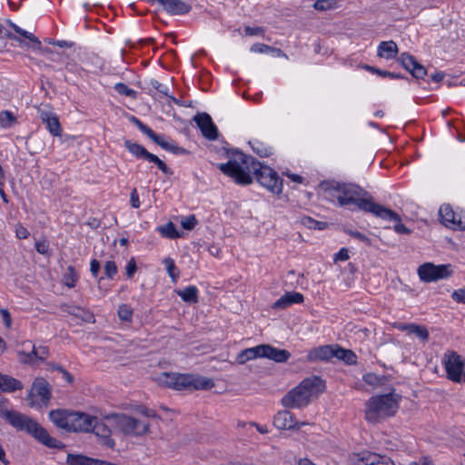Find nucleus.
<instances>
[{
    "label": "nucleus",
    "instance_id": "obj_50",
    "mask_svg": "<svg viewBox=\"0 0 465 465\" xmlns=\"http://www.w3.org/2000/svg\"><path fill=\"white\" fill-rule=\"evenodd\" d=\"M181 224L185 230H193L197 224V220L194 215H188L182 219Z\"/></svg>",
    "mask_w": 465,
    "mask_h": 465
},
{
    "label": "nucleus",
    "instance_id": "obj_32",
    "mask_svg": "<svg viewBox=\"0 0 465 465\" xmlns=\"http://www.w3.org/2000/svg\"><path fill=\"white\" fill-rule=\"evenodd\" d=\"M17 124V117L9 110L0 112V127L7 129Z\"/></svg>",
    "mask_w": 465,
    "mask_h": 465
},
{
    "label": "nucleus",
    "instance_id": "obj_46",
    "mask_svg": "<svg viewBox=\"0 0 465 465\" xmlns=\"http://www.w3.org/2000/svg\"><path fill=\"white\" fill-rule=\"evenodd\" d=\"M151 140H153L155 143H157L162 148L170 151L172 143H169L164 140V138L161 135L156 134L153 131L152 132V134L148 136Z\"/></svg>",
    "mask_w": 465,
    "mask_h": 465
},
{
    "label": "nucleus",
    "instance_id": "obj_28",
    "mask_svg": "<svg viewBox=\"0 0 465 465\" xmlns=\"http://www.w3.org/2000/svg\"><path fill=\"white\" fill-rule=\"evenodd\" d=\"M257 358H262V344L240 351L236 356V362L238 364H244L248 361H252Z\"/></svg>",
    "mask_w": 465,
    "mask_h": 465
},
{
    "label": "nucleus",
    "instance_id": "obj_25",
    "mask_svg": "<svg viewBox=\"0 0 465 465\" xmlns=\"http://www.w3.org/2000/svg\"><path fill=\"white\" fill-rule=\"evenodd\" d=\"M60 308H61L62 312L71 314V315L82 320L83 322H94V314L84 308L75 306L74 304H67V303L61 304Z\"/></svg>",
    "mask_w": 465,
    "mask_h": 465
},
{
    "label": "nucleus",
    "instance_id": "obj_2",
    "mask_svg": "<svg viewBox=\"0 0 465 465\" xmlns=\"http://www.w3.org/2000/svg\"><path fill=\"white\" fill-rule=\"evenodd\" d=\"M327 189L333 190L337 194L334 195L341 206L355 204L359 209L371 213L377 217L384 220H398L399 215L394 211L385 208L382 205L374 203L371 197L364 198L367 194L358 185L352 183H340L331 182L326 183Z\"/></svg>",
    "mask_w": 465,
    "mask_h": 465
},
{
    "label": "nucleus",
    "instance_id": "obj_44",
    "mask_svg": "<svg viewBox=\"0 0 465 465\" xmlns=\"http://www.w3.org/2000/svg\"><path fill=\"white\" fill-rule=\"evenodd\" d=\"M151 140H153L155 143H157L162 148L170 151L172 143H169L164 140V138L161 135L156 134L153 131L152 132V134L148 136Z\"/></svg>",
    "mask_w": 465,
    "mask_h": 465
},
{
    "label": "nucleus",
    "instance_id": "obj_31",
    "mask_svg": "<svg viewBox=\"0 0 465 465\" xmlns=\"http://www.w3.org/2000/svg\"><path fill=\"white\" fill-rule=\"evenodd\" d=\"M176 292L185 302L195 303L198 302V290L193 285L185 287L183 290H179Z\"/></svg>",
    "mask_w": 465,
    "mask_h": 465
},
{
    "label": "nucleus",
    "instance_id": "obj_45",
    "mask_svg": "<svg viewBox=\"0 0 465 465\" xmlns=\"http://www.w3.org/2000/svg\"><path fill=\"white\" fill-rule=\"evenodd\" d=\"M151 140H153L155 143H157L162 148L170 151L172 143H169L164 140V138L161 135L156 134L153 131L152 132V134L148 136Z\"/></svg>",
    "mask_w": 465,
    "mask_h": 465
},
{
    "label": "nucleus",
    "instance_id": "obj_40",
    "mask_svg": "<svg viewBox=\"0 0 465 465\" xmlns=\"http://www.w3.org/2000/svg\"><path fill=\"white\" fill-rule=\"evenodd\" d=\"M163 263L166 267V271L169 276L172 278L173 282H176L179 275L177 272H175L176 266L174 264V261L172 258L167 257L163 260Z\"/></svg>",
    "mask_w": 465,
    "mask_h": 465
},
{
    "label": "nucleus",
    "instance_id": "obj_4",
    "mask_svg": "<svg viewBox=\"0 0 465 465\" xmlns=\"http://www.w3.org/2000/svg\"><path fill=\"white\" fill-rule=\"evenodd\" d=\"M4 418L15 429L26 431L49 448L62 449L64 447L60 440L51 437L37 421L24 414L9 411Z\"/></svg>",
    "mask_w": 465,
    "mask_h": 465
},
{
    "label": "nucleus",
    "instance_id": "obj_64",
    "mask_svg": "<svg viewBox=\"0 0 465 465\" xmlns=\"http://www.w3.org/2000/svg\"><path fill=\"white\" fill-rule=\"evenodd\" d=\"M100 262L95 260V259H93L91 261V263H90V271H91V273L94 277H97L98 275V272L100 271Z\"/></svg>",
    "mask_w": 465,
    "mask_h": 465
},
{
    "label": "nucleus",
    "instance_id": "obj_30",
    "mask_svg": "<svg viewBox=\"0 0 465 465\" xmlns=\"http://www.w3.org/2000/svg\"><path fill=\"white\" fill-rule=\"evenodd\" d=\"M98 460L79 454H68L66 458L68 465H97Z\"/></svg>",
    "mask_w": 465,
    "mask_h": 465
},
{
    "label": "nucleus",
    "instance_id": "obj_53",
    "mask_svg": "<svg viewBox=\"0 0 465 465\" xmlns=\"http://www.w3.org/2000/svg\"><path fill=\"white\" fill-rule=\"evenodd\" d=\"M35 250L41 254L49 255V242L45 240L36 242Z\"/></svg>",
    "mask_w": 465,
    "mask_h": 465
},
{
    "label": "nucleus",
    "instance_id": "obj_16",
    "mask_svg": "<svg viewBox=\"0 0 465 465\" xmlns=\"http://www.w3.org/2000/svg\"><path fill=\"white\" fill-rule=\"evenodd\" d=\"M108 423L99 420L96 417H94V422H92V428L90 430L101 439V443L106 447L114 448V440L111 438L112 430L108 420Z\"/></svg>",
    "mask_w": 465,
    "mask_h": 465
},
{
    "label": "nucleus",
    "instance_id": "obj_33",
    "mask_svg": "<svg viewBox=\"0 0 465 465\" xmlns=\"http://www.w3.org/2000/svg\"><path fill=\"white\" fill-rule=\"evenodd\" d=\"M334 352H335V354H334L335 358H337L339 360H342L347 364L356 363L357 357L352 351L336 347Z\"/></svg>",
    "mask_w": 465,
    "mask_h": 465
},
{
    "label": "nucleus",
    "instance_id": "obj_24",
    "mask_svg": "<svg viewBox=\"0 0 465 465\" xmlns=\"http://www.w3.org/2000/svg\"><path fill=\"white\" fill-rule=\"evenodd\" d=\"M163 9L171 15H183L190 11L191 7L181 0H156Z\"/></svg>",
    "mask_w": 465,
    "mask_h": 465
},
{
    "label": "nucleus",
    "instance_id": "obj_20",
    "mask_svg": "<svg viewBox=\"0 0 465 465\" xmlns=\"http://www.w3.org/2000/svg\"><path fill=\"white\" fill-rule=\"evenodd\" d=\"M262 358L272 360L277 363L286 362L291 358V353L284 349H278L270 344H262Z\"/></svg>",
    "mask_w": 465,
    "mask_h": 465
},
{
    "label": "nucleus",
    "instance_id": "obj_22",
    "mask_svg": "<svg viewBox=\"0 0 465 465\" xmlns=\"http://www.w3.org/2000/svg\"><path fill=\"white\" fill-rule=\"evenodd\" d=\"M335 348L331 345H322L312 349L306 357L307 361H329L334 357Z\"/></svg>",
    "mask_w": 465,
    "mask_h": 465
},
{
    "label": "nucleus",
    "instance_id": "obj_52",
    "mask_svg": "<svg viewBox=\"0 0 465 465\" xmlns=\"http://www.w3.org/2000/svg\"><path fill=\"white\" fill-rule=\"evenodd\" d=\"M117 272V267L114 262L107 261L104 264V273L108 278H113Z\"/></svg>",
    "mask_w": 465,
    "mask_h": 465
},
{
    "label": "nucleus",
    "instance_id": "obj_38",
    "mask_svg": "<svg viewBox=\"0 0 465 465\" xmlns=\"http://www.w3.org/2000/svg\"><path fill=\"white\" fill-rule=\"evenodd\" d=\"M11 27L14 29V31L15 33H17L20 36L24 37V38H26L28 39L29 41L36 44L38 46L41 45V42L38 40V38L36 36H35L32 33L30 32H27L24 29H22L21 27H19L17 25L15 24H11Z\"/></svg>",
    "mask_w": 465,
    "mask_h": 465
},
{
    "label": "nucleus",
    "instance_id": "obj_21",
    "mask_svg": "<svg viewBox=\"0 0 465 465\" xmlns=\"http://www.w3.org/2000/svg\"><path fill=\"white\" fill-rule=\"evenodd\" d=\"M440 216L443 224L446 227L459 230H465V219L461 220L459 218V221H454L455 213L451 209L450 205H442L440 208Z\"/></svg>",
    "mask_w": 465,
    "mask_h": 465
},
{
    "label": "nucleus",
    "instance_id": "obj_7",
    "mask_svg": "<svg viewBox=\"0 0 465 465\" xmlns=\"http://www.w3.org/2000/svg\"><path fill=\"white\" fill-rule=\"evenodd\" d=\"M452 272L450 264L435 265L432 262H425L418 268V275L420 281L425 282L449 278Z\"/></svg>",
    "mask_w": 465,
    "mask_h": 465
},
{
    "label": "nucleus",
    "instance_id": "obj_62",
    "mask_svg": "<svg viewBox=\"0 0 465 465\" xmlns=\"http://www.w3.org/2000/svg\"><path fill=\"white\" fill-rule=\"evenodd\" d=\"M395 221L398 222L394 225L395 232H397L398 233H404V234H409L411 232L410 229H408L404 224L401 223V218L400 217H399L398 220H395Z\"/></svg>",
    "mask_w": 465,
    "mask_h": 465
},
{
    "label": "nucleus",
    "instance_id": "obj_5",
    "mask_svg": "<svg viewBox=\"0 0 465 465\" xmlns=\"http://www.w3.org/2000/svg\"><path fill=\"white\" fill-rule=\"evenodd\" d=\"M398 408V397L393 393L372 396L365 404V419L371 423H378L395 415Z\"/></svg>",
    "mask_w": 465,
    "mask_h": 465
},
{
    "label": "nucleus",
    "instance_id": "obj_41",
    "mask_svg": "<svg viewBox=\"0 0 465 465\" xmlns=\"http://www.w3.org/2000/svg\"><path fill=\"white\" fill-rule=\"evenodd\" d=\"M337 5V0H317L313 7L319 11H326L335 8Z\"/></svg>",
    "mask_w": 465,
    "mask_h": 465
},
{
    "label": "nucleus",
    "instance_id": "obj_48",
    "mask_svg": "<svg viewBox=\"0 0 465 465\" xmlns=\"http://www.w3.org/2000/svg\"><path fill=\"white\" fill-rule=\"evenodd\" d=\"M130 121L135 124L137 126V128L143 133L145 135L149 136L150 134H152V132L153 130L148 127L146 124H144L143 123H142L138 118H136L135 116H131L130 117Z\"/></svg>",
    "mask_w": 465,
    "mask_h": 465
},
{
    "label": "nucleus",
    "instance_id": "obj_1",
    "mask_svg": "<svg viewBox=\"0 0 465 465\" xmlns=\"http://www.w3.org/2000/svg\"><path fill=\"white\" fill-rule=\"evenodd\" d=\"M219 169L242 185L252 183L250 173L252 172L257 182L269 192L277 195L282 193V180L272 168L255 162L241 152L232 153L229 161L221 163Z\"/></svg>",
    "mask_w": 465,
    "mask_h": 465
},
{
    "label": "nucleus",
    "instance_id": "obj_54",
    "mask_svg": "<svg viewBox=\"0 0 465 465\" xmlns=\"http://www.w3.org/2000/svg\"><path fill=\"white\" fill-rule=\"evenodd\" d=\"M366 68L369 71L376 73L377 74H379L381 76H388V77H391V78H400V75L396 74L394 73H391V72H388V71H382L381 69H378V68H375V67H372V66H367Z\"/></svg>",
    "mask_w": 465,
    "mask_h": 465
},
{
    "label": "nucleus",
    "instance_id": "obj_18",
    "mask_svg": "<svg viewBox=\"0 0 465 465\" xmlns=\"http://www.w3.org/2000/svg\"><path fill=\"white\" fill-rule=\"evenodd\" d=\"M69 431H90L94 417L83 413L72 411Z\"/></svg>",
    "mask_w": 465,
    "mask_h": 465
},
{
    "label": "nucleus",
    "instance_id": "obj_49",
    "mask_svg": "<svg viewBox=\"0 0 465 465\" xmlns=\"http://www.w3.org/2000/svg\"><path fill=\"white\" fill-rule=\"evenodd\" d=\"M130 121L135 124L137 126V128L143 133L145 135L149 136L150 134H152V132L153 130L148 127L146 124H144L143 123H142L138 118H136L135 116H131L130 117Z\"/></svg>",
    "mask_w": 465,
    "mask_h": 465
},
{
    "label": "nucleus",
    "instance_id": "obj_37",
    "mask_svg": "<svg viewBox=\"0 0 465 465\" xmlns=\"http://www.w3.org/2000/svg\"><path fill=\"white\" fill-rule=\"evenodd\" d=\"M176 374L163 372L157 377V381L160 385L174 389Z\"/></svg>",
    "mask_w": 465,
    "mask_h": 465
},
{
    "label": "nucleus",
    "instance_id": "obj_56",
    "mask_svg": "<svg viewBox=\"0 0 465 465\" xmlns=\"http://www.w3.org/2000/svg\"><path fill=\"white\" fill-rule=\"evenodd\" d=\"M136 270H137V267H136L135 260H134V258H131L126 265V268H125V271H126L125 273H126L127 278H129V279L132 278L134 276V274L135 273Z\"/></svg>",
    "mask_w": 465,
    "mask_h": 465
},
{
    "label": "nucleus",
    "instance_id": "obj_3",
    "mask_svg": "<svg viewBox=\"0 0 465 465\" xmlns=\"http://www.w3.org/2000/svg\"><path fill=\"white\" fill-rule=\"evenodd\" d=\"M324 389L325 383L320 377L312 376L306 378L282 398V404L285 408L290 409L306 407L312 400L317 398Z\"/></svg>",
    "mask_w": 465,
    "mask_h": 465
},
{
    "label": "nucleus",
    "instance_id": "obj_11",
    "mask_svg": "<svg viewBox=\"0 0 465 465\" xmlns=\"http://www.w3.org/2000/svg\"><path fill=\"white\" fill-rule=\"evenodd\" d=\"M126 149L135 157L143 158L150 163H153L165 174H172L173 172L167 165L155 154L149 153L143 146L133 143L130 140L124 142Z\"/></svg>",
    "mask_w": 465,
    "mask_h": 465
},
{
    "label": "nucleus",
    "instance_id": "obj_26",
    "mask_svg": "<svg viewBox=\"0 0 465 465\" xmlns=\"http://www.w3.org/2000/svg\"><path fill=\"white\" fill-rule=\"evenodd\" d=\"M72 411L66 410H55L49 413V418L52 422L60 429L69 431Z\"/></svg>",
    "mask_w": 465,
    "mask_h": 465
},
{
    "label": "nucleus",
    "instance_id": "obj_35",
    "mask_svg": "<svg viewBox=\"0 0 465 465\" xmlns=\"http://www.w3.org/2000/svg\"><path fill=\"white\" fill-rule=\"evenodd\" d=\"M161 234L169 239H176L181 237V233L176 230L173 223H168L159 228Z\"/></svg>",
    "mask_w": 465,
    "mask_h": 465
},
{
    "label": "nucleus",
    "instance_id": "obj_61",
    "mask_svg": "<svg viewBox=\"0 0 465 465\" xmlns=\"http://www.w3.org/2000/svg\"><path fill=\"white\" fill-rule=\"evenodd\" d=\"M244 32L247 35H258L264 33V29L262 27H251L246 26Z\"/></svg>",
    "mask_w": 465,
    "mask_h": 465
},
{
    "label": "nucleus",
    "instance_id": "obj_47",
    "mask_svg": "<svg viewBox=\"0 0 465 465\" xmlns=\"http://www.w3.org/2000/svg\"><path fill=\"white\" fill-rule=\"evenodd\" d=\"M114 89L121 94H124L129 97H135L136 92L130 89L125 84L118 83L114 85Z\"/></svg>",
    "mask_w": 465,
    "mask_h": 465
},
{
    "label": "nucleus",
    "instance_id": "obj_42",
    "mask_svg": "<svg viewBox=\"0 0 465 465\" xmlns=\"http://www.w3.org/2000/svg\"><path fill=\"white\" fill-rule=\"evenodd\" d=\"M118 316L122 321L131 322L133 309L127 304H121L118 309Z\"/></svg>",
    "mask_w": 465,
    "mask_h": 465
},
{
    "label": "nucleus",
    "instance_id": "obj_15",
    "mask_svg": "<svg viewBox=\"0 0 465 465\" xmlns=\"http://www.w3.org/2000/svg\"><path fill=\"white\" fill-rule=\"evenodd\" d=\"M194 121L200 128L202 134L210 141H214L218 137V130L214 125L211 116L206 113H200L194 116Z\"/></svg>",
    "mask_w": 465,
    "mask_h": 465
},
{
    "label": "nucleus",
    "instance_id": "obj_6",
    "mask_svg": "<svg viewBox=\"0 0 465 465\" xmlns=\"http://www.w3.org/2000/svg\"><path fill=\"white\" fill-rule=\"evenodd\" d=\"M117 430L125 435L141 436L149 430V423L126 414L114 415L108 419Z\"/></svg>",
    "mask_w": 465,
    "mask_h": 465
},
{
    "label": "nucleus",
    "instance_id": "obj_9",
    "mask_svg": "<svg viewBox=\"0 0 465 465\" xmlns=\"http://www.w3.org/2000/svg\"><path fill=\"white\" fill-rule=\"evenodd\" d=\"M442 362L448 379L454 382H460L465 368V361L462 357L454 351H447L444 353Z\"/></svg>",
    "mask_w": 465,
    "mask_h": 465
},
{
    "label": "nucleus",
    "instance_id": "obj_36",
    "mask_svg": "<svg viewBox=\"0 0 465 465\" xmlns=\"http://www.w3.org/2000/svg\"><path fill=\"white\" fill-rule=\"evenodd\" d=\"M301 223L309 229L324 230L327 227L326 223L316 221L309 216L302 217Z\"/></svg>",
    "mask_w": 465,
    "mask_h": 465
},
{
    "label": "nucleus",
    "instance_id": "obj_43",
    "mask_svg": "<svg viewBox=\"0 0 465 465\" xmlns=\"http://www.w3.org/2000/svg\"><path fill=\"white\" fill-rule=\"evenodd\" d=\"M344 232L351 235V237L364 242L366 245L368 246H371L372 244L371 242V240L365 234L358 232V231H353V230H351V229H345Z\"/></svg>",
    "mask_w": 465,
    "mask_h": 465
},
{
    "label": "nucleus",
    "instance_id": "obj_27",
    "mask_svg": "<svg viewBox=\"0 0 465 465\" xmlns=\"http://www.w3.org/2000/svg\"><path fill=\"white\" fill-rule=\"evenodd\" d=\"M398 45L394 41H383L377 49L378 56L385 59H393L398 54Z\"/></svg>",
    "mask_w": 465,
    "mask_h": 465
},
{
    "label": "nucleus",
    "instance_id": "obj_63",
    "mask_svg": "<svg viewBox=\"0 0 465 465\" xmlns=\"http://www.w3.org/2000/svg\"><path fill=\"white\" fill-rule=\"evenodd\" d=\"M0 313L2 315L3 322H4L5 325L7 328H9L12 323V319H11V315H10L9 312L6 309H1Z\"/></svg>",
    "mask_w": 465,
    "mask_h": 465
},
{
    "label": "nucleus",
    "instance_id": "obj_17",
    "mask_svg": "<svg viewBox=\"0 0 465 465\" xmlns=\"http://www.w3.org/2000/svg\"><path fill=\"white\" fill-rule=\"evenodd\" d=\"M398 61L417 79H422L427 74L426 68L419 64L414 56L407 53H402L398 58Z\"/></svg>",
    "mask_w": 465,
    "mask_h": 465
},
{
    "label": "nucleus",
    "instance_id": "obj_14",
    "mask_svg": "<svg viewBox=\"0 0 465 465\" xmlns=\"http://www.w3.org/2000/svg\"><path fill=\"white\" fill-rule=\"evenodd\" d=\"M39 118L43 124L46 125L49 133L54 135L60 137L63 130L57 114L48 106L38 108Z\"/></svg>",
    "mask_w": 465,
    "mask_h": 465
},
{
    "label": "nucleus",
    "instance_id": "obj_19",
    "mask_svg": "<svg viewBox=\"0 0 465 465\" xmlns=\"http://www.w3.org/2000/svg\"><path fill=\"white\" fill-rule=\"evenodd\" d=\"M273 424L279 430H292L299 429L301 426L305 425V422L299 424L295 420L294 415L288 411H278L273 418Z\"/></svg>",
    "mask_w": 465,
    "mask_h": 465
},
{
    "label": "nucleus",
    "instance_id": "obj_55",
    "mask_svg": "<svg viewBox=\"0 0 465 465\" xmlns=\"http://www.w3.org/2000/svg\"><path fill=\"white\" fill-rule=\"evenodd\" d=\"M289 306H291V304L289 303L286 294H284L273 303L272 308L273 309H285Z\"/></svg>",
    "mask_w": 465,
    "mask_h": 465
},
{
    "label": "nucleus",
    "instance_id": "obj_34",
    "mask_svg": "<svg viewBox=\"0 0 465 465\" xmlns=\"http://www.w3.org/2000/svg\"><path fill=\"white\" fill-rule=\"evenodd\" d=\"M77 280H78V274H77L75 269L72 265L68 266L65 273L63 276L64 283L67 287L73 288L75 286Z\"/></svg>",
    "mask_w": 465,
    "mask_h": 465
},
{
    "label": "nucleus",
    "instance_id": "obj_10",
    "mask_svg": "<svg viewBox=\"0 0 465 465\" xmlns=\"http://www.w3.org/2000/svg\"><path fill=\"white\" fill-rule=\"evenodd\" d=\"M51 397L49 383L43 378H36L28 395L29 404L32 407L40 408L46 405Z\"/></svg>",
    "mask_w": 465,
    "mask_h": 465
},
{
    "label": "nucleus",
    "instance_id": "obj_23",
    "mask_svg": "<svg viewBox=\"0 0 465 465\" xmlns=\"http://www.w3.org/2000/svg\"><path fill=\"white\" fill-rule=\"evenodd\" d=\"M393 327L401 331H406L409 334H413L420 339L422 341H427L429 339V331L423 325L415 323L404 324L401 322L393 323Z\"/></svg>",
    "mask_w": 465,
    "mask_h": 465
},
{
    "label": "nucleus",
    "instance_id": "obj_59",
    "mask_svg": "<svg viewBox=\"0 0 465 465\" xmlns=\"http://www.w3.org/2000/svg\"><path fill=\"white\" fill-rule=\"evenodd\" d=\"M272 46H269L264 44H255L251 47V51L255 53H267L270 52Z\"/></svg>",
    "mask_w": 465,
    "mask_h": 465
},
{
    "label": "nucleus",
    "instance_id": "obj_39",
    "mask_svg": "<svg viewBox=\"0 0 465 465\" xmlns=\"http://www.w3.org/2000/svg\"><path fill=\"white\" fill-rule=\"evenodd\" d=\"M363 381L369 385L378 387L384 383V377L370 372L363 375Z\"/></svg>",
    "mask_w": 465,
    "mask_h": 465
},
{
    "label": "nucleus",
    "instance_id": "obj_12",
    "mask_svg": "<svg viewBox=\"0 0 465 465\" xmlns=\"http://www.w3.org/2000/svg\"><path fill=\"white\" fill-rule=\"evenodd\" d=\"M350 462L352 465H395L391 458L369 450L352 453Z\"/></svg>",
    "mask_w": 465,
    "mask_h": 465
},
{
    "label": "nucleus",
    "instance_id": "obj_8",
    "mask_svg": "<svg viewBox=\"0 0 465 465\" xmlns=\"http://www.w3.org/2000/svg\"><path fill=\"white\" fill-rule=\"evenodd\" d=\"M214 386L212 379L192 374H176L174 390H209Z\"/></svg>",
    "mask_w": 465,
    "mask_h": 465
},
{
    "label": "nucleus",
    "instance_id": "obj_29",
    "mask_svg": "<svg viewBox=\"0 0 465 465\" xmlns=\"http://www.w3.org/2000/svg\"><path fill=\"white\" fill-rule=\"evenodd\" d=\"M22 388L23 385L21 381L11 376L0 373V390L2 391L11 392L21 390Z\"/></svg>",
    "mask_w": 465,
    "mask_h": 465
},
{
    "label": "nucleus",
    "instance_id": "obj_57",
    "mask_svg": "<svg viewBox=\"0 0 465 465\" xmlns=\"http://www.w3.org/2000/svg\"><path fill=\"white\" fill-rule=\"evenodd\" d=\"M451 296L457 302L465 304V288L453 292Z\"/></svg>",
    "mask_w": 465,
    "mask_h": 465
},
{
    "label": "nucleus",
    "instance_id": "obj_60",
    "mask_svg": "<svg viewBox=\"0 0 465 465\" xmlns=\"http://www.w3.org/2000/svg\"><path fill=\"white\" fill-rule=\"evenodd\" d=\"M350 258L349 252L346 248H341L334 256V261H347Z\"/></svg>",
    "mask_w": 465,
    "mask_h": 465
},
{
    "label": "nucleus",
    "instance_id": "obj_13",
    "mask_svg": "<svg viewBox=\"0 0 465 465\" xmlns=\"http://www.w3.org/2000/svg\"><path fill=\"white\" fill-rule=\"evenodd\" d=\"M21 355L20 361L25 363H31L35 359L45 361L49 355V350L45 346L35 347L31 341L22 343V350L18 351Z\"/></svg>",
    "mask_w": 465,
    "mask_h": 465
},
{
    "label": "nucleus",
    "instance_id": "obj_51",
    "mask_svg": "<svg viewBox=\"0 0 465 465\" xmlns=\"http://www.w3.org/2000/svg\"><path fill=\"white\" fill-rule=\"evenodd\" d=\"M289 303L292 305L293 303H302L304 300V297L302 293L296 292H289L285 293Z\"/></svg>",
    "mask_w": 465,
    "mask_h": 465
},
{
    "label": "nucleus",
    "instance_id": "obj_58",
    "mask_svg": "<svg viewBox=\"0 0 465 465\" xmlns=\"http://www.w3.org/2000/svg\"><path fill=\"white\" fill-rule=\"evenodd\" d=\"M15 234L19 239H26L29 236V232L22 224H17L15 227Z\"/></svg>",
    "mask_w": 465,
    "mask_h": 465
}]
</instances>
